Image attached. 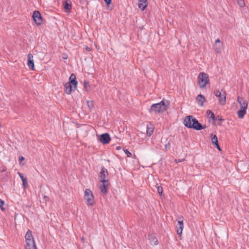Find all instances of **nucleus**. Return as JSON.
Segmentation results:
<instances>
[{
	"instance_id": "nucleus-17",
	"label": "nucleus",
	"mask_w": 249,
	"mask_h": 249,
	"mask_svg": "<svg viewBox=\"0 0 249 249\" xmlns=\"http://www.w3.org/2000/svg\"><path fill=\"white\" fill-rule=\"evenodd\" d=\"M206 113L207 115L208 119L209 120L212 119V120L213 121V124H215L214 122H215V116L214 113L212 111H211L210 110H207ZM209 121L210 122V120H209Z\"/></svg>"
},
{
	"instance_id": "nucleus-39",
	"label": "nucleus",
	"mask_w": 249,
	"mask_h": 249,
	"mask_svg": "<svg viewBox=\"0 0 249 249\" xmlns=\"http://www.w3.org/2000/svg\"><path fill=\"white\" fill-rule=\"evenodd\" d=\"M81 240L83 243H85V238H84V237H82Z\"/></svg>"
},
{
	"instance_id": "nucleus-6",
	"label": "nucleus",
	"mask_w": 249,
	"mask_h": 249,
	"mask_svg": "<svg viewBox=\"0 0 249 249\" xmlns=\"http://www.w3.org/2000/svg\"><path fill=\"white\" fill-rule=\"evenodd\" d=\"M84 198L88 206H92L94 203V196L91 191L89 189H86L84 193Z\"/></svg>"
},
{
	"instance_id": "nucleus-9",
	"label": "nucleus",
	"mask_w": 249,
	"mask_h": 249,
	"mask_svg": "<svg viewBox=\"0 0 249 249\" xmlns=\"http://www.w3.org/2000/svg\"><path fill=\"white\" fill-rule=\"evenodd\" d=\"M32 17L34 19L35 22L38 25L42 24L43 18L41 15L40 12L38 11H35L33 13Z\"/></svg>"
},
{
	"instance_id": "nucleus-19",
	"label": "nucleus",
	"mask_w": 249,
	"mask_h": 249,
	"mask_svg": "<svg viewBox=\"0 0 249 249\" xmlns=\"http://www.w3.org/2000/svg\"><path fill=\"white\" fill-rule=\"evenodd\" d=\"M154 131V127L153 125L151 124L147 125V129H146V135L148 137H150L151 135L153 134Z\"/></svg>"
},
{
	"instance_id": "nucleus-20",
	"label": "nucleus",
	"mask_w": 249,
	"mask_h": 249,
	"mask_svg": "<svg viewBox=\"0 0 249 249\" xmlns=\"http://www.w3.org/2000/svg\"><path fill=\"white\" fill-rule=\"evenodd\" d=\"M25 239L26 242H27L29 240L34 239L32 235V232L31 230H28L25 235Z\"/></svg>"
},
{
	"instance_id": "nucleus-40",
	"label": "nucleus",
	"mask_w": 249,
	"mask_h": 249,
	"mask_svg": "<svg viewBox=\"0 0 249 249\" xmlns=\"http://www.w3.org/2000/svg\"><path fill=\"white\" fill-rule=\"evenodd\" d=\"M155 245H158V240H157V239H156V241H155Z\"/></svg>"
},
{
	"instance_id": "nucleus-27",
	"label": "nucleus",
	"mask_w": 249,
	"mask_h": 249,
	"mask_svg": "<svg viewBox=\"0 0 249 249\" xmlns=\"http://www.w3.org/2000/svg\"><path fill=\"white\" fill-rule=\"evenodd\" d=\"M236 1L240 7H242L245 6L244 0H236Z\"/></svg>"
},
{
	"instance_id": "nucleus-22",
	"label": "nucleus",
	"mask_w": 249,
	"mask_h": 249,
	"mask_svg": "<svg viewBox=\"0 0 249 249\" xmlns=\"http://www.w3.org/2000/svg\"><path fill=\"white\" fill-rule=\"evenodd\" d=\"M87 105L90 111H91L94 108V102L93 101H87Z\"/></svg>"
},
{
	"instance_id": "nucleus-26",
	"label": "nucleus",
	"mask_w": 249,
	"mask_h": 249,
	"mask_svg": "<svg viewBox=\"0 0 249 249\" xmlns=\"http://www.w3.org/2000/svg\"><path fill=\"white\" fill-rule=\"evenodd\" d=\"M156 188L157 189V191L158 192V193L161 196L162 194V188L161 186H159L158 185V184L156 185Z\"/></svg>"
},
{
	"instance_id": "nucleus-7",
	"label": "nucleus",
	"mask_w": 249,
	"mask_h": 249,
	"mask_svg": "<svg viewBox=\"0 0 249 249\" xmlns=\"http://www.w3.org/2000/svg\"><path fill=\"white\" fill-rule=\"evenodd\" d=\"M108 176V172L107 170L104 167L101 168V170L99 174V178L100 182H108V179H106V177Z\"/></svg>"
},
{
	"instance_id": "nucleus-38",
	"label": "nucleus",
	"mask_w": 249,
	"mask_h": 249,
	"mask_svg": "<svg viewBox=\"0 0 249 249\" xmlns=\"http://www.w3.org/2000/svg\"><path fill=\"white\" fill-rule=\"evenodd\" d=\"M214 145H215V146H216V148H217L219 150H221V148H220V146H219V144H218V145H217V144H215Z\"/></svg>"
},
{
	"instance_id": "nucleus-4",
	"label": "nucleus",
	"mask_w": 249,
	"mask_h": 249,
	"mask_svg": "<svg viewBox=\"0 0 249 249\" xmlns=\"http://www.w3.org/2000/svg\"><path fill=\"white\" fill-rule=\"evenodd\" d=\"M237 101L241 108V109L237 111V115L239 118L242 119L246 114L248 104L244 98L239 96L237 97Z\"/></svg>"
},
{
	"instance_id": "nucleus-24",
	"label": "nucleus",
	"mask_w": 249,
	"mask_h": 249,
	"mask_svg": "<svg viewBox=\"0 0 249 249\" xmlns=\"http://www.w3.org/2000/svg\"><path fill=\"white\" fill-rule=\"evenodd\" d=\"M84 88H85L86 90L87 91H89L90 89V86L89 82L87 81H84Z\"/></svg>"
},
{
	"instance_id": "nucleus-18",
	"label": "nucleus",
	"mask_w": 249,
	"mask_h": 249,
	"mask_svg": "<svg viewBox=\"0 0 249 249\" xmlns=\"http://www.w3.org/2000/svg\"><path fill=\"white\" fill-rule=\"evenodd\" d=\"M196 100L197 103L199 104L201 106L203 105V103L205 101V98L204 96L202 94H199L197 95L196 98Z\"/></svg>"
},
{
	"instance_id": "nucleus-10",
	"label": "nucleus",
	"mask_w": 249,
	"mask_h": 249,
	"mask_svg": "<svg viewBox=\"0 0 249 249\" xmlns=\"http://www.w3.org/2000/svg\"><path fill=\"white\" fill-rule=\"evenodd\" d=\"M213 49L217 53H220L223 49V44L219 38H217L214 44Z\"/></svg>"
},
{
	"instance_id": "nucleus-13",
	"label": "nucleus",
	"mask_w": 249,
	"mask_h": 249,
	"mask_svg": "<svg viewBox=\"0 0 249 249\" xmlns=\"http://www.w3.org/2000/svg\"><path fill=\"white\" fill-rule=\"evenodd\" d=\"M27 65L31 70H35L34 62L33 60V55L31 53L28 54Z\"/></svg>"
},
{
	"instance_id": "nucleus-1",
	"label": "nucleus",
	"mask_w": 249,
	"mask_h": 249,
	"mask_svg": "<svg viewBox=\"0 0 249 249\" xmlns=\"http://www.w3.org/2000/svg\"><path fill=\"white\" fill-rule=\"evenodd\" d=\"M183 124L187 128L196 130H200L207 127L205 125H203L200 124L195 117L191 115L187 116L185 118Z\"/></svg>"
},
{
	"instance_id": "nucleus-23",
	"label": "nucleus",
	"mask_w": 249,
	"mask_h": 249,
	"mask_svg": "<svg viewBox=\"0 0 249 249\" xmlns=\"http://www.w3.org/2000/svg\"><path fill=\"white\" fill-rule=\"evenodd\" d=\"M211 140H212L213 144L214 145H215V144L218 145V142L217 137L216 135L212 134H211Z\"/></svg>"
},
{
	"instance_id": "nucleus-32",
	"label": "nucleus",
	"mask_w": 249,
	"mask_h": 249,
	"mask_svg": "<svg viewBox=\"0 0 249 249\" xmlns=\"http://www.w3.org/2000/svg\"><path fill=\"white\" fill-rule=\"evenodd\" d=\"M104 1L106 2L107 5L110 4L111 2V0H104Z\"/></svg>"
},
{
	"instance_id": "nucleus-31",
	"label": "nucleus",
	"mask_w": 249,
	"mask_h": 249,
	"mask_svg": "<svg viewBox=\"0 0 249 249\" xmlns=\"http://www.w3.org/2000/svg\"><path fill=\"white\" fill-rule=\"evenodd\" d=\"M170 146V145L169 142H168L167 143H166L165 145V148L166 150H167L169 148Z\"/></svg>"
},
{
	"instance_id": "nucleus-15",
	"label": "nucleus",
	"mask_w": 249,
	"mask_h": 249,
	"mask_svg": "<svg viewBox=\"0 0 249 249\" xmlns=\"http://www.w3.org/2000/svg\"><path fill=\"white\" fill-rule=\"evenodd\" d=\"M102 184L100 186L99 188L100 191L104 194H106L107 193V188L108 187L109 182H101Z\"/></svg>"
},
{
	"instance_id": "nucleus-2",
	"label": "nucleus",
	"mask_w": 249,
	"mask_h": 249,
	"mask_svg": "<svg viewBox=\"0 0 249 249\" xmlns=\"http://www.w3.org/2000/svg\"><path fill=\"white\" fill-rule=\"evenodd\" d=\"M169 105V101L163 99L159 103L153 104L150 108L149 112L155 113L163 112L167 110Z\"/></svg>"
},
{
	"instance_id": "nucleus-29",
	"label": "nucleus",
	"mask_w": 249,
	"mask_h": 249,
	"mask_svg": "<svg viewBox=\"0 0 249 249\" xmlns=\"http://www.w3.org/2000/svg\"><path fill=\"white\" fill-rule=\"evenodd\" d=\"M124 151L128 157H131L132 156L131 153H130L127 149H124Z\"/></svg>"
},
{
	"instance_id": "nucleus-14",
	"label": "nucleus",
	"mask_w": 249,
	"mask_h": 249,
	"mask_svg": "<svg viewBox=\"0 0 249 249\" xmlns=\"http://www.w3.org/2000/svg\"><path fill=\"white\" fill-rule=\"evenodd\" d=\"M26 249H37L34 239L29 240L26 242Z\"/></svg>"
},
{
	"instance_id": "nucleus-30",
	"label": "nucleus",
	"mask_w": 249,
	"mask_h": 249,
	"mask_svg": "<svg viewBox=\"0 0 249 249\" xmlns=\"http://www.w3.org/2000/svg\"><path fill=\"white\" fill-rule=\"evenodd\" d=\"M215 121H219L220 122H223L224 121V119H222L221 116L219 115H217L215 117Z\"/></svg>"
},
{
	"instance_id": "nucleus-35",
	"label": "nucleus",
	"mask_w": 249,
	"mask_h": 249,
	"mask_svg": "<svg viewBox=\"0 0 249 249\" xmlns=\"http://www.w3.org/2000/svg\"><path fill=\"white\" fill-rule=\"evenodd\" d=\"M184 160V159H182V160H177L176 159L175 160V161L176 163H178V162H182V161Z\"/></svg>"
},
{
	"instance_id": "nucleus-8",
	"label": "nucleus",
	"mask_w": 249,
	"mask_h": 249,
	"mask_svg": "<svg viewBox=\"0 0 249 249\" xmlns=\"http://www.w3.org/2000/svg\"><path fill=\"white\" fill-rule=\"evenodd\" d=\"M214 95L218 97L219 103L221 105H224L226 103V94L225 91H223V94L219 90H216L214 93Z\"/></svg>"
},
{
	"instance_id": "nucleus-25",
	"label": "nucleus",
	"mask_w": 249,
	"mask_h": 249,
	"mask_svg": "<svg viewBox=\"0 0 249 249\" xmlns=\"http://www.w3.org/2000/svg\"><path fill=\"white\" fill-rule=\"evenodd\" d=\"M21 179L22 182V184H23V187L24 188H25L26 186L28 185L27 178L23 177V178H21Z\"/></svg>"
},
{
	"instance_id": "nucleus-3",
	"label": "nucleus",
	"mask_w": 249,
	"mask_h": 249,
	"mask_svg": "<svg viewBox=\"0 0 249 249\" xmlns=\"http://www.w3.org/2000/svg\"><path fill=\"white\" fill-rule=\"evenodd\" d=\"M69 82H67L64 84V91L68 94H70L72 91L75 90L77 84L76 76L74 73H72L69 78Z\"/></svg>"
},
{
	"instance_id": "nucleus-41",
	"label": "nucleus",
	"mask_w": 249,
	"mask_h": 249,
	"mask_svg": "<svg viewBox=\"0 0 249 249\" xmlns=\"http://www.w3.org/2000/svg\"><path fill=\"white\" fill-rule=\"evenodd\" d=\"M66 56H64V57H63V58H66Z\"/></svg>"
},
{
	"instance_id": "nucleus-16",
	"label": "nucleus",
	"mask_w": 249,
	"mask_h": 249,
	"mask_svg": "<svg viewBox=\"0 0 249 249\" xmlns=\"http://www.w3.org/2000/svg\"><path fill=\"white\" fill-rule=\"evenodd\" d=\"M138 7L142 11L144 10L148 5L147 0H138Z\"/></svg>"
},
{
	"instance_id": "nucleus-12",
	"label": "nucleus",
	"mask_w": 249,
	"mask_h": 249,
	"mask_svg": "<svg viewBox=\"0 0 249 249\" xmlns=\"http://www.w3.org/2000/svg\"><path fill=\"white\" fill-rule=\"evenodd\" d=\"M178 224L177 226V233L178 235H181L183 229V218L182 216L178 218Z\"/></svg>"
},
{
	"instance_id": "nucleus-5",
	"label": "nucleus",
	"mask_w": 249,
	"mask_h": 249,
	"mask_svg": "<svg viewBox=\"0 0 249 249\" xmlns=\"http://www.w3.org/2000/svg\"><path fill=\"white\" fill-rule=\"evenodd\" d=\"M198 85L200 88H204L206 85L209 83V77L207 73L202 72H200L197 77Z\"/></svg>"
},
{
	"instance_id": "nucleus-21",
	"label": "nucleus",
	"mask_w": 249,
	"mask_h": 249,
	"mask_svg": "<svg viewBox=\"0 0 249 249\" xmlns=\"http://www.w3.org/2000/svg\"><path fill=\"white\" fill-rule=\"evenodd\" d=\"M64 8L66 10H71V4L70 1L65 0L63 3Z\"/></svg>"
},
{
	"instance_id": "nucleus-28",
	"label": "nucleus",
	"mask_w": 249,
	"mask_h": 249,
	"mask_svg": "<svg viewBox=\"0 0 249 249\" xmlns=\"http://www.w3.org/2000/svg\"><path fill=\"white\" fill-rule=\"evenodd\" d=\"M4 204V202L1 199H0V208L3 211H5V209L3 208V205Z\"/></svg>"
},
{
	"instance_id": "nucleus-37",
	"label": "nucleus",
	"mask_w": 249,
	"mask_h": 249,
	"mask_svg": "<svg viewBox=\"0 0 249 249\" xmlns=\"http://www.w3.org/2000/svg\"><path fill=\"white\" fill-rule=\"evenodd\" d=\"M85 49H86V50L88 52H90L91 50V48L88 46H86Z\"/></svg>"
},
{
	"instance_id": "nucleus-33",
	"label": "nucleus",
	"mask_w": 249,
	"mask_h": 249,
	"mask_svg": "<svg viewBox=\"0 0 249 249\" xmlns=\"http://www.w3.org/2000/svg\"><path fill=\"white\" fill-rule=\"evenodd\" d=\"M43 199L45 200L46 202L49 200V198L46 196H44Z\"/></svg>"
},
{
	"instance_id": "nucleus-11",
	"label": "nucleus",
	"mask_w": 249,
	"mask_h": 249,
	"mask_svg": "<svg viewBox=\"0 0 249 249\" xmlns=\"http://www.w3.org/2000/svg\"><path fill=\"white\" fill-rule=\"evenodd\" d=\"M110 140V137L109 135L107 133L101 134L99 138L100 142L104 144L108 143Z\"/></svg>"
},
{
	"instance_id": "nucleus-36",
	"label": "nucleus",
	"mask_w": 249,
	"mask_h": 249,
	"mask_svg": "<svg viewBox=\"0 0 249 249\" xmlns=\"http://www.w3.org/2000/svg\"><path fill=\"white\" fill-rule=\"evenodd\" d=\"M18 175H19V177L20 178L24 177V176L23 175V174L22 173H21L20 172H18Z\"/></svg>"
},
{
	"instance_id": "nucleus-42",
	"label": "nucleus",
	"mask_w": 249,
	"mask_h": 249,
	"mask_svg": "<svg viewBox=\"0 0 249 249\" xmlns=\"http://www.w3.org/2000/svg\"><path fill=\"white\" fill-rule=\"evenodd\" d=\"M66 56H64V57H63V58H66Z\"/></svg>"
},
{
	"instance_id": "nucleus-34",
	"label": "nucleus",
	"mask_w": 249,
	"mask_h": 249,
	"mask_svg": "<svg viewBox=\"0 0 249 249\" xmlns=\"http://www.w3.org/2000/svg\"><path fill=\"white\" fill-rule=\"evenodd\" d=\"M24 159H25V158L23 156L19 157V162H21Z\"/></svg>"
}]
</instances>
